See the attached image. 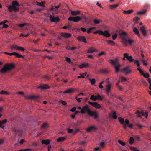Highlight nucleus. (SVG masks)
I'll use <instances>...</instances> for the list:
<instances>
[{"label": "nucleus", "instance_id": "11", "mask_svg": "<svg viewBox=\"0 0 151 151\" xmlns=\"http://www.w3.org/2000/svg\"><path fill=\"white\" fill-rule=\"evenodd\" d=\"M112 87V85L111 84H108L106 86L105 90L107 95H109V93H110Z\"/></svg>", "mask_w": 151, "mask_h": 151}, {"label": "nucleus", "instance_id": "4", "mask_svg": "<svg viewBox=\"0 0 151 151\" xmlns=\"http://www.w3.org/2000/svg\"><path fill=\"white\" fill-rule=\"evenodd\" d=\"M118 119L120 123L123 125V127L125 129L127 128L126 125H128L129 124V121L128 119H126L124 122V119L121 117H119Z\"/></svg>", "mask_w": 151, "mask_h": 151}, {"label": "nucleus", "instance_id": "17", "mask_svg": "<svg viewBox=\"0 0 151 151\" xmlns=\"http://www.w3.org/2000/svg\"><path fill=\"white\" fill-rule=\"evenodd\" d=\"M61 35L63 37L66 38H67L69 37H70L71 36V34H70V33H61Z\"/></svg>", "mask_w": 151, "mask_h": 151}, {"label": "nucleus", "instance_id": "30", "mask_svg": "<svg viewBox=\"0 0 151 151\" xmlns=\"http://www.w3.org/2000/svg\"><path fill=\"white\" fill-rule=\"evenodd\" d=\"M90 99L92 101H96L97 100L96 95H92L91 96Z\"/></svg>", "mask_w": 151, "mask_h": 151}, {"label": "nucleus", "instance_id": "16", "mask_svg": "<svg viewBox=\"0 0 151 151\" xmlns=\"http://www.w3.org/2000/svg\"><path fill=\"white\" fill-rule=\"evenodd\" d=\"M37 88H40L42 89H47L50 88V87L47 84L41 85L37 87Z\"/></svg>", "mask_w": 151, "mask_h": 151}, {"label": "nucleus", "instance_id": "31", "mask_svg": "<svg viewBox=\"0 0 151 151\" xmlns=\"http://www.w3.org/2000/svg\"><path fill=\"white\" fill-rule=\"evenodd\" d=\"M66 139V138L63 137H59L57 139V141L58 142H63Z\"/></svg>", "mask_w": 151, "mask_h": 151}, {"label": "nucleus", "instance_id": "61", "mask_svg": "<svg viewBox=\"0 0 151 151\" xmlns=\"http://www.w3.org/2000/svg\"><path fill=\"white\" fill-rule=\"evenodd\" d=\"M27 24L26 23H24L22 24H20L19 25V27H23L24 26Z\"/></svg>", "mask_w": 151, "mask_h": 151}, {"label": "nucleus", "instance_id": "13", "mask_svg": "<svg viewBox=\"0 0 151 151\" xmlns=\"http://www.w3.org/2000/svg\"><path fill=\"white\" fill-rule=\"evenodd\" d=\"M88 103L90 104L93 105L94 107L96 108H100L101 107L100 105L97 102L88 101Z\"/></svg>", "mask_w": 151, "mask_h": 151}, {"label": "nucleus", "instance_id": "38", "mask_svg": "<svg viewBox=\"0 0 151 151\" xmlns=\"http://www.w3.org/2000/svg\"><path fill=\"white\" fill-rule=\"evenodd\" d=\"M19 46H18L17 45H12L11 46V48L12 49H16V50H18V48H19Z\"/></svg>", "mask_w": 151, "mask_h": 151}, {"label": "nucleus", "instance_id": "28", "mask_svg": "<svg viewBox=\"0 0 151 151\" xmlns=\"http://www.w3.org/2000/svg\"><path fill=\"white\" fill-rule=\"evenodd\" d=\"M103 32H104L101 30H97L95 32H93L94 34H97L98 33L100 35H103Z\"/></svg>", "mask_w": 151, "mask_h": 151}, {"label": "nucleus", "instance_id": "20", "mask_svg": "<svg viewBox=\"0 0 151 151\" xmlns=\"http://www.w3.org/2000/svg\"><path fill=\"white\" fill-rule=\"evenodd\" d=\"M25 98L29 99H34L38 98V96H26Z\"/></svg>", "mask_w": 151, "mask_h": 151}, {"label": "nucleus", "instance_id": "49", "mask_svg": "<svg viewBox=\"0 0 151 151\" xmlns=\"http://www.w3.org/2000/svg\"><path fill=\"white\" fill-rule=\"evenodd\" d=\"M119 143L120 144L122 145L123 146H124L125 145V143L124 142H122L121 140H118V141Z\"/></svg>", "mask_w": 151, "mask_h": 151}, {"label": "nucleus", "instance_id": "51", "mask_svg": "<svg viewBox=\"0 0 151 151\" xmlns=\"http://www.w3.org/2000/svg\"><path fill=\"white\" fill-rule=\"evenodd\" d=\"M134 140V139L132 137H130L129 141V143L132 144L133 143Z\"/></svg>", "mask_w": 151, "mask_h": 151}, {"label": "nucleus", "instance_id": "10", "mask_svg": "<svg viewBox=\"0 0 151 151\" xmlns=\"http://www.w3.org/2000/svg\"><path fill=\"white\" fill-rule=\"evenodd\" d=\"M88 114L90 116H93L94 119H96L98 117V114L96 112L90 111L88 112Z\"/></svg>", "mask_w": 151, "mask_h": 151}, {"label": "nucleus", "instance_id": "1", "mask_svg": "<svg viewBox=\"0 0 151 151\" xmlns=\"http://www.w3.org/2000/svg\"><path fill=\"white\" fill-rule=\"evenodd\" d=\"M109 61L114 66L115 69V73H119V69L121 67V65L119 63V60L116 58L115 60L110 59Z\"/></svg>", "mask_w": 151, "mask_h": 151}, {"label": "nucleus", "instance_id": "39", "mask_svg": "<svg viewBox=\"0 0 151 151\" xmlns=\"http://www.w3.org/2000/svg\"><path fill=\"white\" fill-rule=\"evenodd\" d=\"M60 6H61V4H60V5L57 6H53L51 8V10H54V9H55V8H56L58 9L59 7H60Z\"/></svg>", "mask_w": 151, "mask_h": 151}, {"label": "nucleus", "instance_id": "64", "mask_svg": "<svg viewBox=\"0 0 151 151\" xmlns=\"http://www.w3.org/2000/svg\"><path fill=\"white\" fill-rule=\"evenodd\" d=\"M66 60L69 63H70L71 61L70 59L68 57H66Z\"/></svg>", "mask_w": 151, "mask_h": 151}, {"label": "nucleus", "instance_id": "27", "mask_svg": "<svg viewBox=\"0 0 151 151\" xmlns=\"http://www.w3.org/2000/svg\"><path fill=\"white\" fill-rule=\"evenodd\" d=\"M134 11V10L132 9L128 10L127 11H123V13L124 14H130L132 13Z\"/></svg>", "mask_w": 151, "mask_h": 151}, {"label": "nucleus", "instance_id": "32", "mask_svg": "<svg viewBox=\"0 0 151 151\" xmlns=\"http://www.w3.org/2000/svg\"><path fill=\"white\" fill-rule=\"evenodd\" d=\"M44 3H45V2H44L43 1H42L40 3V2H37V1L36 2V4H37V5L40 6H42V7H45V5H44Z\"/></svg>", "mask_w": 151, "mask_h": 151}, {"label": "nucleus", "instance_id": "21", "mask_svg": "<svg viewBox=\"0 0 151 151\" xmlns=\"http://www.w3.org/2000/svg\"><path fill=\"white\" fill-rule=\"evenodd\" d=\"M71 14L72 15L76 16L80 14V11L79 10L76 11H71Z\"/></svg>", "mask_w": 151, "mask_h": 151}, {"label": "nucleus", "instance_id": "5", "mask_svg": "<svg viewBox=\"0 0 151 151\" xmlns=\"http://www.w3.org/2000/svg\"><path fill=\"white\" fill-rule=\"evenodd\" d=\"M123 72L125 74L127 75L131 73L132 70L130 69L129 66H127L123 69H121L120 68L119 69V72Z\"/></svg>", "mask_w": 151, "mask_h": 151}, {"label": "nucleus", "instance_id": "59", "mask_svg": "<svg viewBox=\"0 0 151 151\" xmlns=\"http://www.w3.org/2000/svg\"><path fill=\"white\" fill-rule=\"evenodd\" d=\"M18 50H21L22 51H24L25 50V49L23 47H19V48H18Z\"/></svg>", "mask_w": 151, "mask_h": 151}, {"label": "nucleus", "instance_id": "19", "mask_svg": "<svg viewBox=\"0 0 151 151\" xmlns=\"http://www.w3.org/2000/svg\"><path fill=\"white\" fill-rule=\"evenodd\" d=\"M140 30L142 32V35L144 36H146V31L145 30V27L143 26L140 27Z\"/></svg>", "mask_w": 151, "mask_h": 151}, {"label": "nucleus", "instance_id": "40", "mask_svg": "<svg viewBox=\"0 0 151 151\" xmlns=\"http://www.w3.org/2000/svg\"><path fill=\"white\" fill-rule=\"evenodd\" d=\"M146 12L145 10H143L141 11H138L137 14L139 15H143L145 14Z\"/></svg>", "mask_w": 151, "mask_h": 151}, {"label": "nucleus", "instance_id": "22", "mask_svg": "<svg viewBox=\"0 0 151 151\" xmlns=\"http://www.w3.org/2000/svg\"><path fill=\"white\" fill-rule=\"evenodd\" d=\"M97 50L96 49H94V48L92 47L88 49L87 50V53H92L94 52H97Z\"/></svg>", "mask_w": 151, "mask_h": 151}, {"label": "nucleus", "instance_id": "55", "mask_svg": "<svg viewBox=\"0 0 151 151\" xmlns=\"http://www.w3.org/2000/svg\"><path fill=\"white\" fill-rule=\"evenodd\" d=\"M59 102L61 103L63 105H66L67 104V103L66 102L62 100L60 101Z\"/></svg>", "mask_w": 151, "mask_h": 151}, {"label": "nucleus", "instance_id": "12", "mask_svg": "<svg viewBox=\"0 0 151 151\" xmlns=\"http://www.w3.org/2000/svg\"><path fill=\"white\" fill-rule=\"evenodd\" d=\"M49 17L51 21L52 22H58L60 20L59 18L58 17H55L54 16L50 15Z\"/></svg>", "mask_w": 151, "mask_h": 151}, {"label": "nucleus", "instance_id": "57", "mask_svg": "<svg viewBox=\"0 0 151 151\" xmlns=\"http://www.w3.org/2000/svg\"><path fill=\"white\" fill-rule=\"evenodd\" d=\"M86 143L85 141H82L79 142V144L81 145H84Z\"/></svg>", "mask_w": 151, "mask_h": 151}, {"label": "nucleus", "instance_id": "33", "mask_svg": "<svg viewBox=\"0 0 151 151\" xmlns=\"http://www.w3.org/2000/svg\"><path fill=\"white\" fill-rule=\"evenodd\" d=\"M95 27H93L88 29L87 31V33L88 34H89L91 32V30H94L95 29Z\"/></svg>", "mask_w": 151, "mask_h": 151}, {"label": "nucleus", "instance_id": "43", "mask_svg": "<svg viewBox=\"0 0 151 151\" xmlns=\"http://www.w3.org/2000/svg\"><path fill=\"white\" fill-rule=\"evenodd\" d=\"M130 148L131 150H133V151H139L138 148L135 147H130Z\"/></svg>", "mask_w": 151, "mask_h": 151}, {"label": "nucleus", "instance_id": "36", "mask_svg": "<svg viewBox=\"0 0 151 151\" xmlns=\"http://www.w3.org/2000/svg\"><path fill=\"white\" fill-rule=\"evenodd\" d=\"M89 80L91 82L92 85L94 84L95 83V80L94 78L91 79L90 78H88Z\"/></svg>", "mask_w": 151, "mask_h": 151}, {"label": "nucleus", "instance_id": "23", "mask_svg": "<svg viewBox=\"0 0 151 151\" xmlns=\"http://www.w3.org/2000/svg\"><path fill=\"white\" fill-rule=\"evenodd\" d=\"M103 36L108 37L111 36L110 34L108 32V30H106L104 32Z\"/></svg>", "mask_w": 151, "mask_h": 151}, {"label": "nucleus", "instance_id": "2", "mask_svg": "<svg viewBox=\"0 0 151 151\" xmlns=\"http://www.w3.org/2000/svg\"><path fill=\"white\" fill-rule=\"evenodd\" d=\"M14 67V66L13 63L7 64L0 70V73H6L8 71L12 69Z\"/></svg>", "mask_w": 151, "mask_h": 151}, {"label": "nucleus", "instance_id": "52", "mask_svg": "<svg viewBox=\"0 0 151 151\" xmlns=\"http://www.w3.org/2000/svg\"><path fill=\"white\" fill-rule=\"evenodd\" d=\"M140 19L138 17H136L134 19V21L135 23H137L138 21Z\"/></svg>", "mask_w": 151, "mask_h": 151}, {"label": "nucleus", "instance_id": "62", "mask_svg": "<svg viewBox=\"0 0 151 151\" xmlns=\"http://www.w3.org/2000/svg\"><path fill=\"white\" fill-rule=\"evenodd\" d=\"M121 79L122 82L125 81L127 80L126 78L123 76L121 77Z\"/></svg>", "mask_w": 151, "mask_h": 151}, {"label": "nucleus", "instance_id": "47", "mask_svg": "<svg viewBox=\"0 0 151 151\" xmlns=\"http://www.w3.org/2000/svg\"><path fill=\"white\" fill-rule=\"evenodd\" d=\"M143 76L145 78H148L149 77L150 75L148 73H146L145 74L144 73Z\"/></svg>", "mask_w": 151, "mask_h": 151}, {"label": "nucleus", "instance_id": "46", "mask_svg": "<svg viewBox=\"0 0 151 151\" xmlns=\"http://www.w3.org/2000/svg\"><path fill=\"white\" fill-rule=\"evenodd\" d=\"M124 57L122 58L123 60H126L125 58L127 59V57H128V53H125L124 54Z\"/></svg>", "mask_w": 151, "mask_h": 151}, {"label": "nucleus", "instance_id": "60", "mask_svg": "<svg viewBox=\"0 0 151 151\" xmlns=\"http://www.w3.org/2000/svg\"><path fill=\"white\" fill-rule=\"evenodd\" d=\"M129 44L131 45L132 43L133 42V41L130 39H128L127 41Z\"/></svg>", "mask_w": 151, "mask_h": 151}, {"label": "nucleus", "instance_id": "42", "mask_svg": "<svg viewBox=\"0 0 151 151\" xmlns=\"http://www.w3.org/2000/svg\"><path fill=\"white\" fill-rule=\"evenodd\" d=\"M14 55H15L18 58L23 57V56L21 55L16 52H14Z\"/></svg>", "mask_w": 151, "mask_h": 151}, {"label": "nucleus", "instance_id": "29", "mask_svg": "<svg viewBox=\"0 0 151 151\" xmlns=\"http://www.w3.org/2000/svg\"><path fill=\"white\" fill-rule=\"evenodd\" d=\"M48 127V124L47 123H44L42 124V128L43 129H46Z\"/></svg>", "mask_w": 151, "mask_h": 151}, {"label": "nucleus", "instance_id": "41", "mask_svg": "<svg viewBox=\"0 0 151 151\" xmlns=\"http://www.w3.org/2000/svg\"><path fill=\"white\" fill-rule=\"evenodd\" d=\"M0 94L9 95V93L6 91H5L4 90H2L1 92H0Z\"/></svg>", "mask_w": 151, "mask_h": 151}, {"label": "nucleus", "instance_id": "24", "mask_svg": "<svg viewBox=\"0 0 151 151\" xmlns=\"http://www.w3.org/2000/svg\"><path fill=\"white\" fill-rule=\"evenodd\" d=\"M97 100L102 101L104 99L105 96L104 95L100 96L99 94H98L96 95Z\"/></svg>", "mask_w": 151, "mask_h": 151}, {"label": "nucleus", "instance_id": "54", "mask_svg": "<svg viewBox=\"0 0 151 151\" xmlns=\"http://www.w3.org/2000/svg\"><path fill=\"white\" fill-rule=\"evenodd\" d=\"M140 60L142 62V63H143V64L147 66V64L146 63V61L145 60H144L143 59H140Z\"/></svg>", "mask_w": 151, "mask_h": 151}, {"label": "nucleus", "instance_id": "15", "mask_svg": "<svg viewBox=\"0 0 151 151\" xmlns=\"http://www.w3.org/2000/svg\"><path fill=\"white\" fill-rule=\"evenodd\" d=\"M77 39L79 41H82L86 43V39L84 36H79L78 37Z\"/></svg>", "mask_w": 151, "mask_h": 151}, {"label": "nucleus", "instance_id": "44", "mask_svg": "<svg viewBox=\"0 0 151 151\" xmlns=\"http://www.w3.org/2000/svg\"><path fill=\"white\" fill-rule=\"evenodd\" d=\"M101 22L100 20H98L96 19H94L93 20V22L95 24H99Z\"/></svg>", "mask_w": 151, "mask_h": 151}, {"label": "nucleus", "instance_id": "50", "mask_svg": "<svg viewBox=\"0 0 151 151\" xmlns=\"http://www.w3.org/2000/svg\"><path fill=\"white\" fill-rule=\"evenodd\" d=\"M7 122V120L6 119H5L3 121H0V124H4L6 123Z\"/></svg>", "mask_w": 151, "mask_h": 151}, {"label": "nucleus", "instance_id": "45", "mask_svg": "<svg viewBox=\"0 0 151 151\" xmlns=\"http://www.w3.org/2000/svg\"><path fill=\"white\" fill-rule=\"evenodd\" d=\"M113 118L114 119H116L117 118V116L116 115V113L115 112H114L113 113L112 116Z\"/></svg>", "mask_w": 151, "mask_h": 151}, {"label": "nucleus", "instance_id": "56", "mask_svg": "<svg viewBox=\"0 0 151 151\" xmlns=\"http://www.w3.org/2000/svg\"><path fill=\"white\" fill-rule=\"evenodd\" d=\"M147 81L150 84L149 89L151 90V79L150 78H148Z\"/></svg>", "mask_w": 151, "mask_h": 151}, {"label": "nucleus", "instance_id": "6", "mask_svg": "<svg viewBox=\"0 0 151 151\" xmlns=\"http://www.w3.org/2000/svg\"><path fill=\"white\" fill-rule=\"evenodd\" d=\"M136 113L138 117H141L142 116L147 118L148 116V113L146 111H142L141 112L137 111Z\"/></svg>", "mask_w": 151, "mask_h": 151}, {"label": "nucleus", "instance_id": "48", "mask_svg": "<svg viewBox=\"0 0 151 151\" xmlns=\"http://www.w3.org/2000/svg\"><path fill=\"white\" fill-rule=\"evenodd\" d=\"M118 6V5L117 4H114L110 5V7L111 9H113L117 7Z\"/></svg>", "mask_w": 151, "mask_h": 151}, {"label": "nucleus", "instance_id": "58", "mask_svg": "<svg viewBox=\"0 0 151 151\" xmlns=\"http://www.w3.org/2000/svg\"><path fill=\"white\" fill-rule=\"evenodd\" d=\"M117 35L116 34H115L114 35H112V38L113 40H115L117 37Z\"/></svg>", "mask_w": 151, "mask_h": 151}, {"label": "nucleus", "instance_id": "26", "mask_svg": "<svg viewBox=\"0 0 151 151\" xmlns=\"http://www.w3.org/2000/svg\"><path fill=\"white\" fill-rule=\"evenodd\" d=\"M50 141L49 140H42L41 143L42 144H45L46 145H47L49 144L50 143Z\"/></svg>", "mask_w": 151, "mask_h": 151}, {"label": "nucleus", "instance_id": "7", "mask_svg": "<svg viewBox=\"0 0 151 151\" xmlns=\"http://www.w3.org/2000/svg\"><path fill=\"white\" fill-rule=\"evenodd\" d=\"M12 131L16 134H17L19 136H20L22 132V129L15 127L12 128Z\"/></svg>", "mask_w": 151, "mask_h": 151}, {"label": "nucleus", "instance_id": "8", "mask_svg": "<svg viewBox=\"0 0 151 151\" xmlns=\"http://www.w3.org/2000/svg\"><path fill=\"white\" fill-rule=\"evenodd\" d=\"M90 111L88 105L86 104L81 109L80 112L82 114H84L87 112L88 114V112H89Z\"/></svg>", "mask_w": 151, "mask_h": 151}, {"label": "nucleus", "instance_id": "18", "mask_svg": "<svg viewBox=\"0 0 151 151\" xmlns=\"http://www.w3.org/2000/svg\"><path fill=\"white\" fill-rule=\"evenodd\" d=\"M133 31L135 35H137L138 36L140 37V36L139 31L137 28L134 27L133 29Z\"/></svg>", "mask_w": 151, "mask_h": 151}, {"label": "nucleus", "instance_id": "35", "mask_svg": "<svg viewBox=\"0 0 151 151\" xmlns=\"http://www.w3.org/2000/svg\"><path fill=\"white\" fill-rule=\"evenodd\" d=\"M107 41L108 43L110 44L112 46L115 45V44L114 42L113 41L107 40Z\"/></svg>", "mask_w": 151, "mask_h": 151}, {"label": "nucleus", "instance_id": "14", "mask_svg": "<svg viewBox=\"0 0 151 151\" xmlns=\"http://www.w3.org/2000/svg\"><path fill=\"white\" fill-rule=\"evenodd\" d=\"M76 89L73 88H70L65 91H63V93L64 94H68L73 93L75 91Z\"/></svg>", "mask_w": 151, "mask_h": 151}, {"label": "nucleus", "instance_id": "9", "mask_svg": "<svg viewBox=\"0 0 151 151\" xmlns=\"http://www.w3.org/2000/svg\"><path fill=\"white\" fill-rule=\"evenodd\" d=\"M81 18L79 16L76 17H70L68 19V20L70 21H73L76 22H78L81 20Z\"/></svg>", "mask_w": 151, "mask_h": 151}, {"label": "nucleus", "instance_id": "53", "mask_svg": "<svg viewBox=\"0 0 151 151\" xmlns=\"http://www.w3.org/2000/svg\"><path fill=\"white\" fill-rule=\"evenodd\" d=\"M100 145L101 148H104L105 146V143L104 142H101L100 144Z\"/></svg>", "mask_w": 151, "mask_h": 151}, {"label": "nucleus", "instance_id": "25", "mask_svg": "<svg viewBox=\"0 0 151 151\" xmlns=\"http://www.w3.org/2000/svg\"><path fill=\"white\" fill-rule=\"evenodd\" d=\"M127 60H128L130 62H132L134 61V59H133V57L132 56H129V54L128 53V57H127Z\"/></svg>", "mask_w": 151, "mask_h": 151}, {"label": "nucleus", "instance_id": "63", "mask_svg": "<svg viewBox=\"0 0 151 151\" xmlns=\"http://www.w3.org/2000/svg\"><path fill=\"white\" fill-rule=\"evenodd\" d=\"M42 78H46L47 79H48L51 78L49 76L47 75L44 76Z\"/></svg>", "mask_w": 151, "mask_h": 151}, {"label": "nucleus", "instance_id": "34", "mask_svg": "<svg viewBox=\"0 0 151 151\" xmlns=\"http://www.w3.org/2000/svg\"><path fill=\"white\" fill-rule=\"evenodd\" d=\"M134 64H136L137 66L139 67L140 65V63L139 61L137 60H134Z\"/></svg>", "mask_w": 151, "mask_h": 151}, {"label": "nucleus", "instance_id": "3", "mask_svg": "<svg viewBox=\"0 0 151 151\" xmlns=\"http://www.w3.org/2000/svg\"><path fill=\"white\" fill-rule=\"evenodd\" d=\"M19 4L16 1H13L12 4V5L8 6V9L10 12L14 11L16 12L19 10V8L17 6H19Z\"/></svg>", "mask_w": 151, "mask_h": 151}, {"label": "nucleus", "instance_id": "37", "mask_svg": "<svg viewBox=\"0 0 151 151\" xmlns=\"http://www.w3.org/2000/svg\"><path fill=\"white\" fill-rule=\"evenodd\" d=\"M95 127L94 126H91L88 128L87 129V131L88 132H90L93 129H95Z\"/></svg>", "mask_w": 151, "mask_h": 151}]
</instances>
